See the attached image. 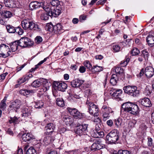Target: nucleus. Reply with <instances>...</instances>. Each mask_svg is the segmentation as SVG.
Returning a JSON list of instances; mask_svg holds the SVG:
<instances>
[{
	"mask_svg": "<svg viewBox=\"0 0 154 154\" xmlns=\"http://www.w3.org/2000/svg\"><path fill=\"white\" fill-rule=\"evenodd\" d=\"M122 110L133 115L139 114L140 110L138 106L136 104L130 102L123 103L122 105Z\"/></svg>",
	"mask_w": 154,
	"mask_h": 154,
	"instance_id": "obj_1",
	"label": "nucleus"
},
{
	"mask_svg": "<svg viewBox=\"0 0 154 154\" xmlns=\"http://www.w3.org/2000/svg\"><path fill=\"white\" fill-rule=\"evenodd\" d=\"M21 24L23 28L25 29H33L38 32L42 31V26L40 24H35L33 22L28 19H24L21 22Z\"/></svg>",
	"mask_w": 154,
	"mask_h": 154,
	"instance_id": "obj_2",
	"label": "nucleus"
},
{
	"mask_svg": "<svg viewBox=\"0 0 154 154\" xmlns=\"http://www.w3.org/2000/svg\"><path fill=\"white\" fill-rule=\"evenodd\" d=\"M123 90L125 93L134 97L138 96L140 94V91L135 86H126L123 88Z\"/></svg>",
	"mask_w": 154,
	"mask_h": 154,
	"instance_id": "obj_3",
	"label": "nucleus"
},
{
	"mask_svg": "<svg viewBox=\"0 0 154 154\" xmlns=\"http://www.w3.org/2000/svg\"><path fill=\"white\" fill-rule=\"evenodd\" d=\"M86 104L88 105L89 113L94 116H97L99 114V109L98 105L95 104L93 103L90 102L87 100Z\"/></svg>",
	"mask_w": 154,
	"mask_h": 154,
	"instance_id": "obj_4",
	"label": "nucleus"
},
{
	"mask_svg": "<svg viewBox=\"0 0 154 154\" xmlns=\"http://www.w3.org/2000/svg\"><path fill=\"white\" fill-rule=\"evenodd\" d=\"M109 93L112 99L118 100H122V91L121 89L111 88L109 91Z\"/></svg>",
	"mask_w": 154,
	"mask_h": 154,
	"instance_id": "obj_5",
	"label": "nucleus"
},
{
	"mask_svg": "<svg viewBox=\"0 0 154 154\" xmlns=\"http://www.w3.org/2000/svg\"><path fill=\"white\" fill-rule=\"evenodd\" d=\"M88 126V124H85L80 125V124H78L76 130L75 131V133L79 136L86 134L88 132L87 129Z\"/></svg>",
	"mask_w": 154,
	"mask_h": 154,
	"instance_id": "obj_6",
	"label": "nucleus"
},
{
	"mask_svg": "<svg viewBox=\"0 0 154 154\" xmlns=\"http://www.w3.org/2000/svg\"><path fill=\"white\" fill-rule=\"evenodd\" d=\"M117 131L116 130L111 131L106 136V139L110 143H115L119 140Z\"/></svg>",
	"mask_w": 154,
	"mask_h": 154,
	"instance_id": "obj_7",
	"label": "nucleus"
},
{
	"mask_svg": "<svg viewBox=\"0 0 154 154\" xmlns=\"http://www.w3.org/2000/svg\"><path fill=\"white\" fill-rule=\"evenodd\" d=\"M67 109L70 115L73 116L75 119H80L85 117L84 114L80 112L75 108L68 107L67 108Z\"/></svg>",
	"mask_w": 154,
	"mask_h": 154,
	"instance_id": "obj_8",
	"label": "nucleus"
},
{
	"mask_svg": "<svg viewBox=\"0 0 154 154\" xmlns=\"http://www.w3.org/2000/svg\"><path fill=\"white\" fill-rule=\"evenodd\" d=\"M52 86L55 90H57L62 92L64 91L67 88V85L65 83L61 82L54 81Z\"/></svg>",
	"mask_w": 154,
	"mask_h": 154,
	"instance_id": "obj_9",
	"label": "nucleus"
},
{
	"mask_svg": "<svg viewBox=\"0 0 154 154\" xmlns=\"http://www.w3.org/2000/svg\"><path fill=\"white\" fill-rule=\"evenodd\" d=\"M101 111L104 121H106L107 119H109V114L112 112L111 108L105 105L103 106L101 109Z\"/></svg>",
	"mask_w": 154,
	"mask_h": 154,
	"instance_id": "obj_10",
	"label": "nucleus"
},
{
	"mask_svg": "<svg viewBox=\"0 0 154 154\" xmlns=\"http://www.w3.org/2000/svg\"><path fill=\"white\" fill-rule=\"evenodd\" d=\"M21 105L20 100H15L12 102L10 103L8 109L9 110H12L17 112V110L20 108Z\"/></svg>",
	"mask_w": 154,
	"mask_h": 154,
	"instance_id": "obj_11",
	"label": "nucleus"
},
{
	"mask_svg": "<svg viewBox=\"0 0 154 154\" xmlns=\"http://www.w3.org/2000/svg\"><path fill=\"white\" fill-rule=\"evenodd\" d=\"M138 102L142 106L146 107H150L152 105L150 100L148 98H144L140 99Z\"/></svg>",
	"mask_w": 154,
	"mask_h": 154,
	"instance_id": "obj_12",
	"label": "nucleus"
},
{
	"mask_svg": "<svg viewBox=\"0 0 154 154\" xmlns=\"http://www.w3.org/2000/svg\"><path fill=\"white\" fill-rule=\"evenodd\" d=\"M55 128V126L53 123H50L47 124L45 127V129L46 131L45 132V134L46 135H50L54 132Z\"/></svg>",
	"mask_w": 154,
	"mask_h": 154,
	"instance_id": "obj_13",
	"label": "nucleus"
},
{
	"mask_svg": "<svg viewBox=\"0 0 154 154\" xmlns=\"http://www.w3.org/2000/svg\"><path fill=\"white\" fill-rule=\"evenodd\" d=\"M17 41L18 47L25 48L28 46V38L27 37L22 38Z\"/></svg>",
	"mask_w": 154,
	"mask_h": 154,
	"instance_id": "obj_14",
	"label": "nucleus"
},
{
	"mask_svg": "<svg viewBox=\"0 0 154 154\" xmlns=\"http://www.w3.org/2000/svg\"><path fill=\"white\" fill-rule=\"evenodd\" d=\"M22 137L24 141L27 142L35 139V137L30 133H25L23 134Z\"/></svg>",
	"mask_w": 154,
	"mask_h": 154,
	"instance_id": "obj_15",
	"label": "nucleus"
},
{
	"mask_svg": "<svg viewBox=\"0 0 154 154\" xmlns=\"http://www.w3.org/2000/svg\"><path fill=\"white\" fill-rule=\"evenodd\" d=\"M154 73V69L151 66L147 67L145 70V74L148 78H150L152 76Z\"/></svg>",
	"mask_w": 154,
	"mask_h": 154,
	"instance_id": "obj_16",
	"label": "nucleus"
},
{
	"mask_svg": "<svg viewBox=\"0 0 154 154\" xmlns=\"http://www.w3.org/2000/svg\"><path fill=\"white\" fill-rule=\"evenodd\" d=\"M84 82V80L80 79H77L71 82L70 84L71 86L73 87H78L83 84Z\"/></svg>",
	"mask_w": 154,
	"mask_h": 154,
	"instance_id": "obj_17",
	"label": "nucleus"
},
{
	"mask_svg": "<svg viewBox=\"0 0 154 154\" xmlns=\"http://www.w3.org/2000/svg\"><path fill=\"white\" fill-rule=\"evenodd\" d=\"M59 7H56V9L52 10L50 9L49 11V15L50 17H56L60 14L61 12V11L59 9Z\"/></svg>",
	"mask_w": 154,
	"mask_h": 154,
	"instance_id": "obj_18",
	"label": "nucleus"
},
{
	"mask_svg": "<svg viewBox=\"0 0 154 154\" xmlns=\"http://www.w3.org/2000/svg\"><path fill=\"white\" fill-rule=\"evenodd\" d=\"M146 40L149 46L151 47H154V36L149 34L146 37Z\"/></svg>",
	"mask_w": 154,
	"mask_h": 154,
	"instance_id": "obj_19",
	"label": "nucleus"
},
{
	"mask_svg": "<svg viewBox=\"0 0 154 154\" xmlns=\"http://www.w3.org/2000/svg\"><path fill=\"white\" fill-rule=\"evenodd\" d=\"M22 116L24 118L29 117L31 115L30 110L28 108L23 107L22 110Z\"/></svg>",
	"mask_w": 154,
	"mask_h": 154,
	"instance_id": "obj_20",
	"label": "nucleus"
},
{
	"mask_svg": "<svg viewBox=\"0 0 154 154\" xmlns=\"http://www.w3.org/2000/svg\"><path fill=\"white\" fill-rule=\"evenodd\" d=\"M54 33H60L63 32V27L61 24L58 23L54 26Z\"/></svg>",
	"mask_w": 154,
	"mask_h": 154,
	"instance_id": "obj_21",
	"label": "nucleus"
},
{
	"mask_svg": "<svg viewBox=\"0 0 154 154\" xmlns=\"http://www.w3.org/2000/svg\"><path fill=\"white\" fill-rule=\"evenodd\" d=\"M40 7V5L37 2H31L29 5V8L30 10H33L37 9Z\"/></svg>",
	"mask_w": 154,
	"mask_h": 154,
	"instance_id": "obj_22",
	"label": "nucleus"
},
{
	"mask_svg": "<svg viewBox=\"0 0 154 154\" xmlns=\"http://www.w3.org/2000/svg\"><path fill=\"white\" fill-rule=\"evenodd\" d=\"M4 2L5 6L7 7L13 8L15 7L13 0H4Z\"/></svg>",
	"mask_w": 154,
	"mask_h": 154,
	"instance_id": "obj_23",
	"label": "nucleus"
},
{
	"mask_svg": "<svg viewBox=\"0 0 154 154\" xmlns=\"http://www.w3.org/2000/svg\"><path fill=\"white\" fill-rule=\"evenodd\" d=\"M119 77L118 75L115 74H112L110 79V83L113 85H115L119 80Z\"/></svg>",
	"mask_w": 154,
	"mask_h": 154,
	"instance_id": "obj_24",
	"label": "nucleus"
},
{
	"mask_svg": "<svg viewBox=\"0 0 154 154\" xmlns=\"http://www.w3.org/2000/svg\"><path fill=\"white\" fill-rule=\"evenodd\" d=\"M115 72L116 73V75H118L119 77V75L123 76L124 75V71L123 69L122 68L120 67H116L115 69Z\"/></svg>",
	"mask_w": 154,
	"mask_h": 154,
	"instance_id": "obj_25",
	"label": "nucleus"
},
{
	"mask_svg": "<svg viewBox=\"0 0 154 154\" xmlns=\"http://www.w3.org/2000/svg\"><path fill=\"white\" fill-rule=\"evenodd\" d=\"M72 118L70 116H65L63 118V121L66 122L67 125H70L72 124L73 122Z\"/></svg>",
	"mask_w": 154,
	"mask_h": 154,
	"instance_id": "obj_26",
	"label": "nucleus"
},
{
	"mask_svg": "<svg viewBox=\"0 0 154 154\" xmlns=\"http://www.w3.org/2000/svg\"><path fill=\"white\" fill-rule=\"evenodd\" d=\"M20 93L22 95L24 96L28 95L30 94H32L34 93L33 90L29 89H22L19 91Z\"/></svg>",
	"mask_w": 154,
	"mask_h": 154,
	"instance_id": "obj_27",
	"label": "nucleus"
},
{
	"mask_svg": "<svg viewBox=\"0 0 154 154\" xmlns=\"http://www.w3.org/2000/svg\"><path fill=\"white\" fill-rule=\"evenodd\" d=\"M39 151V149L37 148L35 149L33 147H30L26 151V154H37V151Z\"/></svg>",
	"mask_w": 154,
	"mask_h": 154,
	"instance_id": "obj_28",
	"label": "nucleus"
},
{
	"mask_svg": "<svg viewBox=\"0 0 154 154\" xmlns=\"http://www.w3.org/2000/svg\"><path fill=\"white\" fill-rule=\"evenodd\" d=\"M1 14L3 17L6 18H10L13 16V14L9 11H4Z\"/></svg>",
	"mask_w": 154,
	"mask_h": 154,
	"instance_id": "obj_29",
	"label": "nucleus"
},
{
	"mask_svg": "<svg viewBox=\"0 0 154 154\" xmlns=\"http://www.w3.org/2000/svg\"><path fill=\"white\" fill-rule=\"evenodd\" d=\"M56 103L57 106L61 107H63L65 105L64 100L62 98H57Z\"/></svg>",
	"mask_w": 154,
	"mask_h": 154,
	"instance_id": "obj_30",
	"label": "nucleus"
},
{
	"mask_svg": "<svg viewBox=\"0 0 154 154\" xmlns=\"http://www.w3.org/2000/svg\"><path fill=\"white\" fill-rule=\"evenodd\" d=\"M102 67L96 65H94L93 66L91 71H92V72L94 73L96 72H100L102 71Z\"/></svg>",
	"mask_w": 154,
	"mask_h": 154,
	"instance_id": "obj_31",
	"label": "nucleus"
},
{
	"mask_svg": "<svg viewBox=\"0 0 154 154\" xmlns=\"http://www.w3.org/2000/svg\"><path fill=\"white\" fill-rule=\"evenodd\" d=\"M42 84V82L40 80L37 79L34 81L32 83L31 85L32 87L37 88L40 87Z\"/></svg>",
	"mask_w": 154,
	"mask_h": 154,
	"instance_id": "obj_32",
	"label": "nucleus"
},
{
	"mask_svg": "<svg viewBox=\"0 0 154 154\" xmlns=\"http://www.w3.org/2000/svg\"><path fill=\"white\" fill-rule=\"evenodd\" d=\"M7 32L9 33H15L16 31V28L10 25L6 26Z\"/></svg>",
	"mask_w": 154,
	"mask_h": 154,
	"instance_id": "obj_33",
	"label": "nucleus"
},
{
	"mask_svg": "<svg viewBox=\"0 0 154 154\" xmlns=\"http://www.w3.org/2000/svg\"><path fill=\"white\" fill-rule=\"evenodd\" d=\"M29 79L28 76H24L20 78L17 80V83L19 85L22 84Z\"/></svg>",
	"mask_w": 154,
	"mask_h": 154,
	"instance_id": "obj_34",
	"label": "nucleus"
},
{
	"mask_svg": "<svg viewBox=\"0 0 154 154\" xmlns=\"http://www.w3.org/2000/svg\"><path fill=\"white\" fill-rule=\"evenodd\" d=\"M19 118L17 117L14 116V117H11L9 120L10 124L13 123L14 125L19 123V121L18 120Z\"/></svg>",
	"mask_w": 154,
	"mask_h": 154,
	"instance_id": "obj_35",
	"label": "nucleus"
},
{
	"mask_svg": "<svg viewBox=\"0 0 154 154\" xmlns=\"http://www.w3.org/2000/svg\"><path fill=\"white\" fill-rule=\"evenodd\" d=\"M84 66L86 67L87 69L90 71H91L93 66L90 62L88 60H85L83 63Z\"/></svg>",
	"mask_w": 154,
	"mask_h": 154,
	"instance_id": "obj_36",
	"label": "nucleus"
},
{
	"mask_svg": "<svg viewBox=\"0 0 154 154\" xmlns=\"http://www.w3.org/2000/svg\"><path fill=\"white\" fill-rule=\"evenodd\" d=\"M50 15H49V11L48 12L42 14L41 16V18L42 20H48L49 17Z\"/></svg>",
	"mask_w": 154,
	"mask_h": 154,
	"instance_id": "obj_37",
	"label": "nucleus"
},
{
	"mask_svg": "<svg viewBox=\"0 0 154 154\" xmlns=\"http://www.w3.org/2000/svg\"><path fill=\"white\" fill-rule=\"evenodd\" d=\"M44 105V103L42 100H39L35 103V108L40 109Z\"/></svg>",
	"mask_w": 154,
	"mask_h": 154,
	"instance_id": "obj_38",
	"label": "nucleus"
},
{
	"mask_svg": "<svg viewBox=\"0 0 154 154\" xmlns=\"http://www.w3.org/2000/svg\"><path fill=\"white\" fill-rule=\"evenodd\" d=\"M130 59L128 57H126L125 60L122 61L120 63L121 66L122 67H125L127 64L129 62Z\"/></svg>",
	"mask_w": 154,
	"mask_h": 154,
	"instance_id": "obj_39",
	"label": "nucleus"
},
{
	"mask_svg": "<svg viewBox=\"0 0 154 154\" xmlns=\"http://www.w3.org/2000/svg\"><path fill=\"white\" fill-rule=\"evenodd\" d=\"M94 137L95 138H100L103 137L104 135V133L102 131H97L96 133H94V134L93 135Z\"/></svg>",
	"mask_w": 154,
	"mask_h": 154,
	"instance_id": "obj_40",
	"label": "nucleus"
},
{
	"mask_svg": "<svg viewBox=\"0 0 154 154\" xmlns=\"http://www.w3.org/2000/svg\"><path fill=\"white\" fill-rule=\"evenodd\" d=\"M114 122L116 127L119 128L121 126L122 121L120 119H115L114 121Z\"/></svg>",
	"mask_w": 154,
	"mask_h": 154,
	"instance_id": "obj_41",
	"label": "nucleus"
},
{
	"mask_svg": "<svg viewBox=\"0 0 154 154\" xmlns=\"http://www.w3.org/2000/svg\"><path fill=\"white\" fill-rule=\"evenodd\" d=\"M46 27L48 31L54 32V26L52 24H47Z\"/></svg>",
	"mask_w": 154,
	"mask_h": 154,
	"instance_id": "obj_42",
	"label": "nucleus"
},
{
	"mask_svg": "<svg viewBox=\"0 0 154 154\" xmlns=\"http://www.w3.org/2000/svg\"><path fill=\"white\" fill-rule=\"evenodd\" d=\"M18 42L17 40L11 42L9 44V46L11 48H18Z\"/></svg>",
	"mask_w": 154,
	"mask_h": 154,
	"instance_id": "obj_43",
	"label": "nucleus"
},
{
	"mask_svg": "<svg viewBox=\"0 0 154 154\" xmlns=\"http://www.w3.org/2000/svg\"><path fill=\"white\" fill-rule=\"evenodd\" d=\"M43 143L45 146L51 143L49 140V136H47L46 137H44L43 139Z\"/></svg>",
	"mask_w": 154,
	"mask_h": 154,
	"instance_id": "obj_44",
	"label": "nucleus"
},
{
	"mask_svg": "<svg viewBox=\"0 0 154 154\" xmlns=\"http://www.w3.org/2000/svg\"><path fill=\"white\" fill-rule=\"evenodd\" d=\"M50 3L51 5L57 7H58V6L60 5V2L58 0H52Z\"/></svg>",
	"mask_w": 154,
	"mask_h": 154,
	"instance_id": "obj_45",
	"label": "nucleus"
},
{
	"mask_svg": "<svg viewBox=\"0 0 154 154\" xmlns=\"http://www.w3.org/2000/svg\"><path fill=\"white\" fill-rule=\"evenodd\" d=\"M100 147L95 143H94L91 146V150L95 151L96 150L100 149Z\"/></svg>",
	"mask_w": 154,
	"mask_h": 154,
	"instance_id": "obj_46",
	"label": "nucleus"
},
{
	"mask_svg": "<svg viewBox=\"0 0 154 154\" xmlns=\"http://www.w3.org/2000/svg\"><path fill=\"white\" fill-rule=\"evenodd\" d=\"M15 32L17 33L19 35H21L23 33V30L20 27L16 28Z\"/></svg>",
	"mask_w": 154,
	"mask_h": 154,
	"instance_id": "obj_47",
	"label": "nucleus"
},
{
	"mask_svg": "<svg viewBox=\"0 0 154 154\" xmlns=\"http://www.w3.org/2000/svg\"><path fill=\"white\" fill-rule=\"evenodd\" d=\"M140 51L138 49H133L132 50L131 54L133 56L136 55L140 53Z\"/></svg>",
	"mask_w": 154,
	"mask_h": 154,
	"instance_id": "obj_48",
	"label": "nucleus"
},
{
	"mask_svg": "<svg viewBox=\"0 0 154 154\" xmlns=\"http://www.w3.org/2000/svg\"><path fill=\"white\" fill-rule=\"evenodd\" d=\"M43 41L42 37L39 36H37L35 38V41L36 43L39 44Z\"/></svg>",
	"mask_w": 154,
	"mask_h": 154,
	"instance_id": "obj_49",
	"label": "nucleus"
},
{
	"mask_svg": "<svg viewBox=\"0 0 154 154\" xmlns=\"http://www.w3.org/2000/svg\"><path fill=\"white\" fill-rule=\"evenodd\" d=\"M118 154H131V152L127 150H120L118 151Z\"/></svg>",
	"mask_w": 154,
	"mask_h": 154,
	"instance_id": "obj_50",
	"label": "nucleus"
},
{
	"mask_svg": "<svg viewBox=\"0 0 154 154\" xmlns=\"http://www.w3.org/2000/svg\"><path fill=\"white\" fill-rule=\"evenodd\" d=\"M147 145L149 146H152V140L150 137H148L147 138Z\"/></svg>",
	"mask_w": 154,
	"mask_h": 154,
	"instance_id": "obj_51",
	"label": "nucleus"
},
{
	"mask_svg": "<svg viewBox=\"0 0 154 154\" xmlns=\"http://www.w3.org/2000/svg\"><path fill=\"white\" fill-rule=\"evenodd\" d=\"M135 124V122L134 121H130L128 123V127L132 128L134 127Z\"/></svg>",
	"mask_w": 154,
	"mask_h": 154,
	"instance_id": "obj_52",
	"label": "nucleus"
},
{
	"mask_svg": "<svg viewBox=\"0 0 154 154\" xmlns=\"http://www.w3.org/2000/svg\"><path fill=\"white\" fill-rule=\"evenodd\" d=\"M52 134V133H51L50 135H46L48 136H49V140L51 143H52L54 140V135H53Z\"/></svg>",
	"mask_w": 154,
	"mask_h": 154,
	"instance_id": "obj_53",
	"label": "nucleus"
},
{
	"mask_svg": "<svg viewBox=\"0 0 154 154\" xmlns=\"http://www.w3.org/2000/svg\"><path fill=\"white\" fill-rule=\"evenodd\" d=\"M6 103L1 102L0 103V108L1 109L4 110L6 107Z\"/></svg>",
	"mask_w": 154,
	"mask_h": 154,
	"instance_id": "obj_54",
	"label": "nucleus"
},
{
	"mask_svg": "<svg viewBox=\"0 0 154 154\" xmlns=\"http://www.w3.org/2000/svg\"><path fill=\"white\" fill-rule=\"evenodd\" d=\"M93 142L98 145H99L100 146L101 143V140L99 139H95L94 140H93Z\"/></svg>",
	"mask_w": 154,
	"mask_h": 154,
	"instance_id": "obj_55",
	"label": "nucleus"
},
{
	"mask_svg": "<svg viewBox=\"0 0 154 154\" xmlns=\"http://www.w3.org/2000/svg\"><path fill=\"white\" fill-rule=\"evenodd\" d=\"M48 154H58L57 152V151L53 149H51L49 151H48Z\"/></svg>",
	"mask_w": 154,
	"mask_h": 154,
	"instance_id": "obj_56",
	"label": "nucleus"
},
{
	"mask_svg": "<svg viewBox=\"0 0 154 154\" xmlns=\"http://www.w3.org/2000/svg\"><path fill=\"white\" fill-rule=\"evenodd\" d=\"M86 70V69L85 67L83 66H80L79 69V71L81 73H84Z\"/></svg>",
	"mask_w": 154,
	"mask_h": 154,
	"instance_id": "obj_57",
	"label": "nucleus"
},
{
	"mask_svg": "<svg viewBox=\"0 0 154 154\" xmlns=\"http://www.w3.org/2000/svg\"><path fill=\"white\" fill-rule=\"evenodd\" d=\"M85 93L86 95L89 96L92 94L91 90L89 89H88L85 90Z\"/></svg>",
	"mask_w": 154,
	"mask_h": 154,
	"instance_id": "obj_58",
	"label": "nucleus"
},
{
	"mask_svg": "<svg viewBox=\"0 0 154 154\" xmlns=\"http://www.w3.org/2000/svg\"><path fill=\"white\" fill-rule=\"evenodd\" d=\"M143 54L144 56V57H145L146 56L147 57L148 56L149 54L148 52L146 51V50H144L143 51Z\"/></svg>",
	"mask_w": 154,
	"mask_h": 154,
	"instance_id": "obj_59",
	"label": "nucleus"
},
{
	"mask_svg": "<svg viewBox=\"0 0 154 154\" xmlns=\"http://www.w3.org/2000/svg\"><path fill=\"white\" fill-rule=\"evenodd\" d=\"M106 0H100L97 3V5H103L106 2Z\"/></svg>",
	"mask_w": 154,
	"mask_h": 154,
	"instance_id": "obj_60",
	"label": "nucleus"
},
{
	"mask_svg": "<svg viewBox=\"0 0 154 154\" xmlns=\"http://www.w3.org/2000/svg\"><path fill=\"white\" fill-rule=\"evenodd\" d=\"M26 64L25 63L22 65L21 66L19 67H17V72H19L24 67L26 66Z\"/></svg>",
	"mask_w": 154,
	"mask_h": 154,
	"instance_id": "obj_61",
	"label": "nucleus"
},
{
	"mask_svg": "<svg viewBox=\"0 0 154 154\" xmlns=\"http://www.w3.org/2000/svg\"><path fill=\"white\" fill-rule=\"evenodd\" d=\"M107 125L109 126H112L113 125V123L112 120H109L107 121L106 122Z\"/></svg>",
	"mask_w": 154,
	"mask_h": 154,
	"instance_id": "obj_62",
	"label": "nucleus"
},
{
	"mask_svg": "<svg viewBox=\"0 0 154 154\" xmlns=\"http://www.w3.org/2000/svg\"><path fill=\"white\" fill-rule=\"evenodd\" d=\"M86 17L84 15H81L79 17V20L82 21L85 20Z\"/></svg>",
	"mask_w": 154,
	"mask_h": 154,
	"instance_id": "obj_63",
	"label": "nucleus"
},
{
	"mask_svg": "<svg viewBox=\"0 0 154 154\" xmlns=\"http://www.w3.org/2000/svg\"><path fill=\"white\" fill-rule=\"evenodd\" d=\"M17 154H23V150L21 148H19L17 151Z\"/></svg>",
	"mask_w": 154,
	"mask_h": 154,
	"instance_id": "obj_64",
	"label": "nucleus"
}]
</instances>
